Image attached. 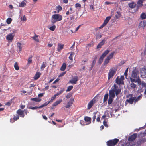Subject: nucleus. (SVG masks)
I'll use <instances>...</instances> for the list:
<instances>
[{"label": "nucleus", "mask_w": 146, "mask_h": 146, "mask_svg": "<svg viewBox=\"0 0 146 146\" xmlns=\"http://www.w3.org/2000/svg\"><path fill=\"white\" fill-rule=\"evenodd\" d=\"M117 69L114 67L111 68L109 72L108 73V79L110 80L112 78L116 73Z\"/></svg>", "instance_id": "obj_1"}, {"label": "nucleus", "mask_w": 146, "mask_h": 146, "mask_svg": "<svg viewBox=\"0 0 146 146\" xmlns=\"http://www.w3.org/2000/svg\"><path fill=\"white\" fill-rule=\"evenodd\" d=\"M119 141V139L117 138L110 140L107 142V145H109V146H115L118 143Z\"/></svg>", "instance_id": "obj_2"}, {"label": "nucleus", "mask_w": 146, "mask_h": 146, "mask_svg": "<svg viewBox=\"0 0 146 146\" xmlns=\"http://www.w3.org/2000/svg\"><path fill=\"white\" fill-rule=\"evenodd\" d=\"M110 52V50H105V52L103 53L102 55L100 57L98 60V62L99 64H102L103 62L104 58L106 56V55L109 53Z\"/></svg>", "instance_id": "obj_3"}, {"label": "nucleus", "mask_w": 146, "mask_h": 146, "mask_svg": "<svg viewBox=\"0 0 146 146\" xmlns=\"http://www.w3.org/2000/svg\"><path fill=\"white\" fill-rule=\"evenodd\" d=\"M110 52V50H105V52L103 53L102 55L100 57L98 60V62L99 64H102L103 62L104 58L106 56V55L109 53Z\"/></svg>", "instance_id": "obj_4"}, {"label": "nucleus", "mask_w": 146, "mask_h": 146, "mask_svg": "<svg viewBox=\"0 0 146 146\" xmlns=\"http://www.w3.org/2000/svg\"><path fill=\"white\" fill-rule=\"evenodd\" d=\"M52 18L56 20L57 21H60L62 19V16L58 14L53 15H52Z\"/></svg>", "instance_id": "obj_5"}, {"label": "nucleus", "mask_w": 146, "mask_h": 146, "mask_svg": "<svg viewBox=\"0 0 146 146\" xmlns=\"http://www.w3.org/2000/svg\"><path fill=\"white\" fill-rule=\"evenodd\" d=\"M113 89L114 92H115V95L117 96L121 92V90L120 88H118V87L115 84L113 85Z\"/></svg>", "instance_id": "obj_6"}, {"label": "nucleus", "mask_w": 146, "mask_h": 146, "mask_svg": "<svg viewBox=\"0 0 146 146\" xmlns=\"http://www.w3.org/2000/svg\"><path fill=\"white\" fill-rule=\"evenodd\" d=\"M139 71L136 68L134 69L132 71L131 76L132 78L133 79H136L139 77V76H137V74H138Z\"/></svg>", "instance_id": "obj_7"}, {"label": "nucleus", "mask_w": 146, "mask_h": 146, "mask_svg": "<svg viewBox=\"0 0 146 146\" xmlns=\"http://www.w3.org/2000/svg\"><path fill=\"white\" fill-rule=\"evenodd\" d=\"M111 16L107 17L104 20L103 23L99 27V29H101L106 25L111 19Z\"/></svg>", "instance_id": "obj_8"}, {"label": "nucleus", "mask_w": 146, "mask_h": 146, "mask_svg": "<svg viewBox=\"0 0 146 146\" xmlns=\"http://www.w3.org/2000/svg\"><path fill=\"white\" fill-rule=\"evenodd\" d=\"M130 80L131 82H134V83H136L137 82L138 84L140 86L141 84V80L139 78V77H138V78L135 79H133L132 78H130Z\"/></svg>", "instance_id": "obj_9"}, {"label": "nucleus", "mask_w": 146, "mask_h": 146, "mask_svg": "<svg viewBox=\"0 0 146 146\" xmlns=\"http://www.w3.org/2000/svg\"><path fill=\"white\" fill-rule=\"evenodd\" d=\"M78 80V78L77 76H75L72 78V79L70 80L68 83H71L75 84L77 82Z\"/></svg>", "instance_id": "obj_10"}, {"label": "nucleus", "mask_w": 146, "mask_h": 146, "mask_svg": "<svg viewBox=\"0 0 146 146\" xmlns=\"http://www.w3.org/2000/svg\"><path fill=\"white\" fill-rule=\"evenodd\" d=\"M137 137V134L135 133L129 136L128 138V141H131L134 140Z\"/></svg>", "instance_id": "obj_11"}, {"label": "nucleus", "mask_w": 146, "mask_h": 146, "mask_svg": "<svg viewBox=\"0 0 146 146\" xmlns=\"http://www.w3.org/2000/svg\"><path fill=\"white\" fill-rule=\"evenodd\" d=\"M145 0H138L137 3V9L140 7H141L143 5V3Z\"/></svg>", "instance_id": "obj_12"}, {"label": "nucleus", "mask_w": 146, "mask_h": 146, "mask_svg": "<svg viewBox=\"0 0 146 146\" xmlns=\"http://www.w3.org/2000/svg\"><path fill=\"white\" fill-rule=\"evenodd\" d=\"M17 113L19 115H20L21 117L22 118L24 117L25 114L24 111L19 109L17 111Z\"/></svg>", "instance_id": "obj_13"}, {"label": "nucleus", "mask_w": 146, "mask_h": 146, "mask_svg": "<svg viewBox=\"0 0 146 146\" xmlns=\"http://www.w3.org/2000/svg\"><path fill=\"white\" fill-rule=\"evenodd\" d=\"M74 101V99L73 98H71L70 99V100L68 102L67 105L65 106L66 108H69L71 107L73 104Z\"/></svg>", "instance_id": "obj_14"}, {"label": "nucleus", "mask_w": 146, "mask_h": 146, "mask_svg": "<svg viewBox=\"0 0 146 146\" xmlns=\"http://www.w3.org/2000/svg\"><path fill=\"white\" fill-rule=\"evenodd\" d=\"M106 39H104L102 40L100 42L98 45L97 46V49H100L102 46L104 45L105 44V42L106 41Z\"/></svg>", "instance_id": "obj_15"}, {"label": "nucleus", "mask_w": 146, "mask_h": 146, "mask_svg": "<svg viewBox=\"0 0 146 146\" xmlns=\"http://www.w3.org/2000/svg\"><path fill=\"white\" fill-rule=\"evenodd\" d=\"M146 27V21H142L140 23L139 27V28H144Z\"/></svg>", "instance_id": "obj_16"}, {"label": "nucleus", "mask_w": 146, "mask_h": 146, "mask_svg": "<svg viewBox=\"0 0 146 146\" xmlns=\"http://www.w3.org/2000/svg\"><path fill=\"white\" fill-rule=\"evenodd\" d=\"M135 97L130 98L129 99H127L126 101L130 104H132L134 101Z\"/></svg>", "instance_id": "obj_17"}, {"label": "nucleus", "mask_w": 146, "mask_h": 146, "mask_svg": "<svg viewBox=\"0 0 146 146\" xmlns=\"http://www.w3.org/2000/svg\"><path fill=\"white\" fill-rule=\"evenodd\" d=\"M94 104V100L93 99L91 100L88 103L87 109L90 110L93 105Z\"/></svg>", "instance_id": "obj_18"}, {"label": "nucleus", "mask_w": 146, "mask_h": 146, "mask_svg": "<svg viewBox=\"0 0 146 146\" xmlns=\"http://www.w3.org/2000/svg\"><path fill=\"white\" fill-rule=\"evenodd\" d=\"M115 96V92L113 89L112 88V89L109 91V97L114 98Z\"/></svg>", "instance_id": "obj_19"}, {"label": "nucleus", "mask_w": 146, "mask_h": 146, "mask_svg": "<svg viewBox=\"0 0 146 146\" xmlns=\"http://www.w3.org/2000/svg\"><path fill=\"white\" fill-rule=\"evenodd\" d=\"M84 120L87 123L86 125H88L91 123V118L89 117L86 116L84 117Z\"/></svg>", "instance_id": "obj_20"}, {"label": "nucleus", "mask_w": 146, "mask_h": 146, "mask_svg": "<svg viewBox=\"0 0 146 146\" xmlns=\"http://www.w3.org/2000/svg\"><path fill=\"white\" fill-rule=\"evenodd\" d=\"M40 73L38 72H37L33 77L34 80H37L40 77Z\"/></svg>", "instance_id": "obj_21"}, {"label": "nucleus", "mask_w": 146, "mask_h": 146, "mask_svg": "<svg viewBox=\"0 0 146 146\" xmlns=\"http://www.w3.org/2000/svg\"><path fill=\"white\" fill-rule=\"evenodd\" d=\"M130 85L132 89H133L134 91H135L137 89V86L136 84H135L134 82H131Z\"/></svg>", "instance_id": "obj_22"}, {"label": "nucleus", "mask_w": 146, "mask_h": 146, "mask_svg": "<svg viewBox=\"0 0 146 146\" xmlns=\"http://www.w3.org/2000/svg\"><path fill=\"white\" fill-rule=\"evenodd\" d=\"M14 36L11 34H9L6 37V39L9 40H12Z\"/></svg>", "instance_id": "obj_23"}, {"label": "nucleus", "mask_w": 146, "mask_h": 146, "mask_svg": "<svg viewBox=\"0 0 146 146\" xmlns=\"http://www.w3.org/2000/svg\"><path fill=\"white\" fill-rule=\"evenodd\" d=\"M64 44H58V47L57 49V50L58 52H60L61 50L63 48Z\"/></svg>", "instance_id": "obj_24"}, {"label": "nucleus", "mask_w": 146, "mask_h": 146, "mask_svg": "<svg viewBox=\"0 0 146 146\" xmlns=\"http://www.w3.org/2000/svg\"><path fill=\"white\" fill-rule=\"evenodd\" d=\"M115 53V51L113 52H112L110 53V54L107 56V58L110 60L113 58Z\"/></svg>", "instance_id": "obj_25"}, {"label": "nucleus", "mask_w": 146, "mask_h": 146, "mask_svg": "<svg viewBox=\"0 0 146 146\" xmlns=\"http://www.w3.org/2000/svg\"><path fill=\"white\" fill-rule=\"evenodd\" d=\"M128 5L130 8H133L135 7L136 6V4L134 2H132L129 3Z\"/></svg>", "instance_id": "obj_26"}, {"label": "nucleus", "mask_w": 146, "mask_h": 146, "mask_svg": "<svg viewBox=\"0 0 146 146\" xmlns=\"http://www.w3.org/2000/svg\"><path fill=\"white\" fill-rule=\"evenodd\" d=\"M122 80L121 79L119 78L118 77H117L116 79V83L119 85L121 84H123V82H122Z\"/></svg>", "instance_id": "obj_27"}, {"label": "nucleus", "mask_w": 146, "mask_h": 146, "mask_svg": "<svg viewBox=\"0 0 146 146\" xmlns=\"http://www.w3.org/2000/svg\"><path fill=\"white\" fill-rule=\"evenodd\" d=\"M66 68V65L65 63H63L60 68V70L62 71H64Z\"/></svg>", "instance_id": "obj_28"}, {"label": "nucleus", "mask_w": 146, "mask_h": 146, "mask_svg": "<svg viewBox=\"0 0 146 146\" xmlns=\"http://www.w3.org/2000/svg\"><path fill=\"white\" fill-rule=\"evenodd\" d=\"M26 1L25 0L23 1L19 5V6L20 7H25L26 5Z\"/></svg>", "instance_id": "obj_29"}, {"label": "nucleus", "mask_w": 146, "mask_h": 146, "mask_svg": "<svg viewBox=\"0 0 146 146\" xmlns=\"http://www.w3.org/2000/svg\"><path fill=\"white\" fill-rule=\"evenodd\" d=\"M32 38L36 42H39V40L38 38V36L35 34L34 36L33 37H32Z\"/></svg>", "instance_id": "obj_30"}, {"label": "nucleus", "mask_w": 146, "mask_h": 146, "mask_svg": "<svg viewBox=\"0 0 146 146\" xmlns=\"http://www.w3.org/2000/svg\"><path fill=\"white\" fill-rule=\"evenodd\" d=\"M62 101V99H60L58 100V101H56L55 102H54L52 104V106H56L57 105L59 104Z\"/></svg>", "instance_id": "obj_31"}, {"label": "nucleus", "mask_w": 146, "mask_h": 146, "mask_svg": "<svg viewBox=\"0 0 146 146\" xmlns=\"http://www.w3.org/2000/svg\"><path fill=\"white\" fill-rule=\"evenodd\" d=\"M31 100L32 101H35L36 102H39L41 101V99L39 98H31Z\"/></svg>", "instance_id": "obj_32"}, {"label": "nucleus", "mask_w": 146, "mask_h": 146, "mask_svg": "<svg viewBox=\"0 0 146 146\" xmlns=\"http://www.w3.org/2000/svg\"><path fill=\"white\" fill-rule=\"evenodd\" d=\"M110 60V59L106 57L105 59L103 65L104 66L106 65L109 62Z\"/></svg>", "instance_id": "obj_33"}, {"label": "nucleus", "mask_w": 146, "mask_h": 146, "mask_svg": "<svg viewBox=\"0 0 146 146\" xmlns=\"http://www.w3.org/2000/svg\"><path fill=\"white\" fill-rule=\"evenodd\" d=\"M117 14L115 15V17L116 19L120 18L121 16V13L119 11H117L116 12Z\"/></svg>", "instance_id": "obj_34"}, {"label": "nucleus", "mask_w": 146, "mask_h": 146, "mask_svg": "<svg viewBox=\"0 0 146 146\" xmlns=\"http://www.w3.org/2000/svg\"><path fill=\"white\" fill-rule=\"evenodd\" d=\"M142 98V95L138 96L137 98L135 97V100H134V102L135 103L136 102H137L139 100L141 99Z\"/></svg>", "instance_id": "obj_35"}, {"label": "nucleus", "mask_w": 146, "mask_h": 146, "mask_svg": "<svg viewBox=\"0 0 146 146\" xmlns=\"http://www.w3.org/2000/svg\"><path fill=\"white\" fill-rule=\"evenodd\" d=\"M140 17L142 19H145L146 18V13H142Z\"/></svg>", "instance_id": "obj_36"}, {"label": "nucleus", "mask_w": 146, "mask_h": 146, "mask_svg": "<svg viewBox=\"0 0 146 146\" xmlns=\"http://www.w3.org/2000/svg\"><path fill=\"white\" fill-rule=\"evenodd\" d=\"M33 57L32 55H31L29 57L28 60V64H30L32 63V58Z\"/></svg>", "instance_id": "obj_37"}, {"label": "nucleus", "mask_w": 146, "mask_h": 146, "mask_svg": "<svg viewBox=\"0 0 146 146\" xmlns=\"http://www.w3.org/2000/svg\"><path fill=\"white\" fill-rule=\"evenodd\" d=\"M113 98L109 97L108 101V104L109 105H110L112 102L113 100Z\"/></svg>", "instance_id": "obj_38"}, {"label": "nucleus", "mask_w": 146, "mask_h": 146, "mask_svg": "<svg viewBox=\"0 0 146 146\" xmlns=\"http://www.w3.org/2000/svg\"><path fill=\"white\" fill-rule=\"evenodd\" d=\"M50 102L49 101H47L46 102H45L44 104L41 105L39 106L40 108H42L44 107L45 106H46L47 105H48L49 103H50Z\"/></svg>", "instance_id": "obj_39"}, {"label": "nucleus", "mask_w": 146, "mask_h": 146, "mask_svg": "<svg viewBox=\"0 0 146 146\" xmlns=\"http://www.w3.org/2000/svg\"><path fill=\"white\" fill-rule=\"evenodd\" d=\"M46 62H43L42 63L40 67V69L42 70H43L44 68L46 67Z\"/></svg>", "instance_id": "obj_40"}, {"label": "nucleus", "mask_w": 146, "mask_h": 146, "mask_svg": "<svg viewBox=\"0 0 146 146\" xmlns=\"http://www.w3.org/2000/svg\"><path fill=\"white\" fill-rule=\"evenodd\" d=\"M14 117L13 118V120L14 121H15L18 120L19 118V116L18 115L16 114V115H14Z\"/></svg>", "instance_id": "obj_41"}, {"label": "nucleus", "mask_w": 146, "mask_h": 146, "mask_svg": "<svg viewBox=\"0 0 146 146\" xmlns=\"http://www.w3.org/2000/svg\"><path fill=\"white\" fill-rule=\"evenodd\" d=\"M108 96V93H106L105 94L103 99L104 102H106L107 100Z\"/></svg>", "instance_id": "obj_42"}, {"label": "nucleus", "mask_w": 146, "mask_h": 146, "mask_svg": "<svg viewBox=\"0 0 146 146\" xmlns=\"http://www.w3.org/2000/svg\"><path fill=\"white\" fill-rule=\"evenodd\" d=\"M56 28V26L55 25H54L53 26L50 27L49 28V29L52 31H54Z\"/></svg>", "instance_id": "obj_43"}, {"label": "nucleus", "mask_w": 146, "mask_h": 146, "mask_svg": "<svg viewBox=\"0 0 146 146\" xmlns=\"http://www.w3.org/2000/svg\"><path fill=\"white\" fill-rule=\"evenodd\" d=\"M14 67L15 69L16 70H18L19 69V67L18 66V63L17 62L15 63Z\"/></svg>", "instance_id": "obj_44"}, {"label": "nucleus", "mask_w": 146, "mask_h": 146, "mask_svg": "<svg viewBox=\"0 0 146 146\" xmlns=\"http://www.w3.org/2000/svg\"><path fill=\"white\" fill-rule=\"evenodd\" d=\"M17 47L19 49V51L20 52L22 50L21 44V43L18 42L17 44Z\"/></svg>", "instance_id": "obj_45"}, {"label": "nucleus", "mask_w": 146, "mask_h": 146, "mask_svg": "<svg viewBox=\"0 0 146 146\" xmlns=\"http://www.w3.org/2000/svg\"><path fill=\"white\" fill-rule=\"evenodd\" d=\"M29 108L30 109H31L32 110H35L36 109L38 108L40 109L41 108H40L39 107V106H35V107H29Z\"/></svg>", "instance_id": "obj_46"}, {"label": "nucleus", "mask_w": 146, "mask_h": 146, "mask_svg": "<svg viewBox=\"0 0 146 146\" xmlns=\"http://www.w3.org/2000/svg\"><path fill=\"white\" fill-rule=\"evenodd\" d=\"M73 88V86H70L67 88V89L66 90V92H69L71 91Z\"/></svg>", "instance_id": "obj_47"}, {"label": "nucleus", "mask_w": 146, "mask_h": 146, "mask_svg": "<svg viewBox=\"0 0 146 146\" xmlns=\"http://www.w3.org/2000/svg\"><path fill=\"white\" fill-rule=\"evenodd\" d=\"M64 89H63L62 90H60L55 95L57 96H58V95L62 93L64 91Z\"/></svg>", "instance_id": "obj_48"}, {"label": "nucleus", "mask_w": 146, "mask_h": 146, "mask_svg": "<svg viewBox=\"0 0 146 146\" xmlns=\"http://www.w3.org/2000/svg\"><path fill=\"white\" fill-rule=\"evenodd\" d=\"M57 10L58 12L60 11H61L62 9V7L60 5H58L56 7Z\"/></svg>", "instance_id": "obj_49"}, {"label": "nucleus", "mask_w": 146, "mask_h": 146, "mask_svg": "<svg viewBox=\"0 0 146 146\" xmlns=\"http://www.w3.org/2000/svg\"><path fill=\"white\" fill-rule=\"evenodd\" d=\"M57 96L55 94L51 98V100H50L49 102H52L53 100L56 98Z\"/></svg>", "instance_id": "obj_50"}, {"label": "nucleus", "mask_w": 146, "mask_h": 146, "mask_svg": "<svg viewBox=\"0 0 146 146\" xmlns=\"http://www.w3.org/2000/svg\"><path fill=\"white\" fill-rule=\"evenodd\" d=\"M12 19L11 18H9L7 19L6 22L8 24H10L11 23Z\"/></svg>", "instance_id": "obj_51"}, {"label": "nucleus", "mask_w": 146, "mask_h": 146, "mask_svg": "<svg viewBox=\"0 0 146 146\" xmlns=\"http://www.w3.org/2000/svg\"><path fill=\"white\" fill-rule=\"evenodd\" d=\"M12 102L11 100H10L8 102H7L5 104V105L10 106L12 104Z\"/></svg>", "instance_id": "obj_52"}, {"label": "nucleus", "mask_w": 146, "mask_h": 146, "mask_svg": "<svg viewBox=\"0 0 146 146\" xmlns=\"http://www.w3.org/2000/svg\"><path fill=\"white\" fill-rule=\"evenodd\" d=\"M88 60V58H87L86 59H85L84 60H82V65H84L85 64V62H87Z\"/></svg>", "instance_id": "obj_53"}, {"label": "nucleus", "mask_w": 146, "mask_h": 146, "mask_svg": "<svg viewBox=\"0 0 146 146\" xmlns=\"http://www.w3.org/2000/svg\"><path fill=\"white\" fill-rule=\"evenodd\" d=\"M51 23L52 24H54V23H56V22H57V21H56V20L52 18H51Z\"/></svg>", "instance_id": "obj_54"}, {"label": "nucleus", "mask_w": 146, "mask_h": 146, "mask_svg": "<svg viewBox=\"0 0 146 146\" xmlns=\"http://www.w3.org/2000/svg\"><path fill=\"white\" fill-rule=\"evenodd\" d=\"M97 113V111L96 112H94L93 113V116L92 117V119H96V115Z\"/></svg>", "instance_id": "obj_55"}, {"label": "nucleus", "mask_w": 146, "mask_h": 146, "mask_svg": "<svg viewBox=\"0 0 146 146\" xmlns=\"http://www.w3.org/2000/svg\"><path fill=\"white\" fill-rule=\"evenodd\" d=\"M75 6L76 8L79 7L80 8L81 7V5L80 3H76L75 5Z\"/></svg>", "instance_id": "obj_56"}, {"label": "nucleus", "mask_w": 146, "mask_h": 146, "mask_svg": "<svg viewBox=\"0 0 146 146\" xmlns=\"http://www.w3.org/2000/svg\"><path fill=\"white\" fill-rule=\"evenodd\" d=\"M105 4L106 5H109L110 4H116V3L114 2H110L108 1H106L105 3Z\"/></svg>", "instance_id": "obj_57"}, {"label": "nucleus", "mask_w": 146, "mask_h": 146, "mask_svg": "<svg viewBox=\"0 0 146 146\" xmlns=\"http://www.w3.org/2000/svg\"><path fill=\"white\" fill-rule=\"evenodd\" d=\"M80 123L82 125H85V123L84 121L83 120H81L80 121Z\"/></svg>", "instance_id": "obj_58"}, {"label": "nucleus", "mask_w": 146, "mask_h": 146, "mask_svg": "<svg viewBox=\"0 0 146 146\" xmlns=\"http://www.w3.org/2000/svg\"><path fill=\"white\" fill-rule=\"evenodd\" d=\"M103 124L106 127H108V125L107 123V122L105 121H103Z\"/></svg>", "instance_id": "obj_59"}, {"label": "nucleus", "mask_w": 146, "mask_h": 146, "mask_svg": "<svg viewBox=\"0 0 146 146\" xmlns=\"http://www.w3.org/2000/svg\"><path fill=\"white\" fill-rule=\"evenodd\" d=\"M141 85L143 87H146V83L142 82L141 83Z\"/></svg>", "instance_id": "obj_60"}, {"label": "nucleus", "mask_w": 146, "mask_h": 146, "mask_svg": "<svg viewBox=\"0 0 146 146\" xmlns=\"http://www.w3.org/2000/svg\"><path fill=\"white\" fill-rule=\"evenodd\" d=\"M90 9L93 10V11L94 10V7L92 5H90Z\"/></svg>", "instance_id": "obj_61"}, {"label": "nucleus", "mask_w": 146, "mask_h": 146, "mask_svg": "<svg viewBox=\"0 0 146 146\" xmlns=\"http://www.w3.org/2000/svg\"><path fill=\"white\" fill-rule=\"evenodd\" d=\"M128 68H127L126 69V70L125 72H124V75L125 76H126L127 75V72H128Z\"/></svg>", "instance_id": "obj_62"}, {"label": "nucleus", "mask_w": 146, "mask_h": 146, "mask_svg": "<svg viewBox=\"0 0 146 146\" xmlns=\"http://www.w3.org/2000/svg\"><path fill=\"white\" fill-rule=\"evenodd\" d=\"M27 20L26 18L25 15H24L23 18H21V20L23 21H26Z\"/></svg>", "instance_id": "obj_63"}, {"label": "nucleus", "mask_w": 146, "mask_h": 146, "mask_svg": "<svg viewBox=\"0 0 146 146\" xmlns=\"http://www.w3.org/2000/svg\"><path fill=\"white\" fill-rule=\"evenodd\" d=\"M66 73V72H64L62 73H61L59 75V76H63Z\"/></svg>", "instance_id": "obj_64"}]
</instances>
